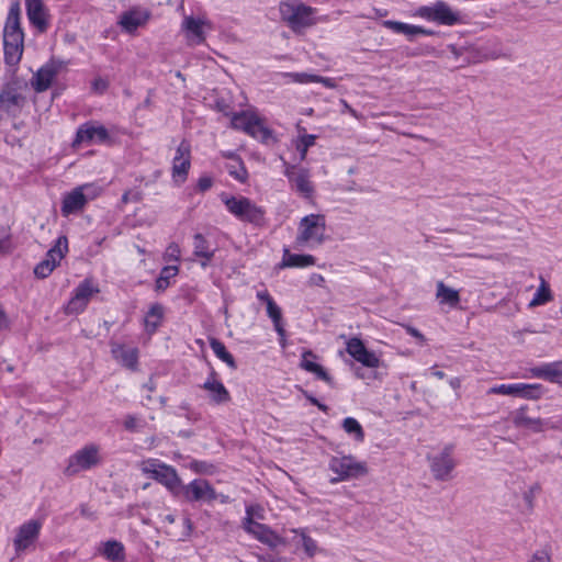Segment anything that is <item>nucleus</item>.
Wrapping results in <instances>:
<instances>
[{"instance_id":"603ef678","label":"nucleus","mask_w":562,"mask_h":562,"mask_svg":"<svg viewBox=\"0 0 562 562\" xmlns=\"http://www.w3.org/2000/svg\"><path fill=\"white\" fill-rule=\"evenodd\" d=\"M270 319L272 321L273 323V326H274V329L278 334H283V318H282V311L278 312V313H274L272 315L269 316Z\"/></svg>"},{"instance_id":"473e14b6","label":"nucleus","mask_w":562,"mask_h":562,"mask_svg":"<svg viewBox=\"0 0 562 562\" xmlns=\"http://www.w3.org/2000/svg\"><path fill=\"white\" fill-rule=\"evenodd\" d=\"M164 317V308L160 304H154L145 317V328L149 334L156 331Z\"/></svg>"},{"instance_id":"a878e982","label":"nucleus","mask_w":562,"mask_h":562,"mask_svg":"<svg viewBox=\"0 0 562 562\" xmlns=\"http://www.w3.org/2000/svg\"><path fill=\"white\" fill-rule=\"evenodd\" d=\"M193 255L201 259L203 268L212 261L215 255V249L210 246V243L200 233L193 236Z\"/></svg>"},{"instance_id":"69168bd1","label":"nucleus","mask_w":562,"mask_h":562,"mask_svg":"<svg viewBox=\"0 0 562 562\" xmlns=\"http://www.w3.org/2000/svg\"><path fill=\"white\" fill-rule=\"evenodd\" d=\"M7 326V315L0 306V330Z\"/></svg>"},{"instance_id":"ddd939ff","label":"nucleus","mask_w":562,"mask_h":562,"mask_svg":"<svg viewBox=\"0 0 562 562\" xmlns=\"http://www.w3.org/2000/svg\"><path fill=\"white\" fill-rule=\"evenodd\" d=\"M212 29L213 25L211 21L205 16L195 18L193 15H186L181 24V31L191 45L203 44L206 38V31H211Z\"/></svg>"},{"instance_id":"bf43d9fd","label":"nucleus","mask_w":562,"mask_h":562,"mask_svg":"<svg viewBox=\"0 0 562 562\" xmlns=\"http://www.w3.org/2000/svg\"><path fill=\"white\" fill-rule=\"evenodd\" d=\"M198 187L201 191H206L212 187V179L209 177H202L199 179Z\"/></svg>"},{"instance_id":"5fc2aeb1","label":"nucleus","mask_w":562,"mask_h":562,"mask_svg":"<svg viewBox=\"0 0 562 562\" xmlns=\"http://www.w3.org/2000/svg\"><path fill=\"white\" fill-rule=\"evenodd\" d=\"M404 328L407 331V334L416 338L419 341V344L424 345L426 342L425 336L417 328L411 325H404Z\"/></svg>"},{"instance_id":"49530a36","label":"nucleus","mask_w":562,"mask_h":562,"mask_svg":"<svg viewBox=\"0 0 562 562\" xmlns=\"http://www.w3.org/2000/svg\"><path fill=\"white\" fill-rule=\"evenodd\" d=\"M515 393V384H501L495 385L488 389L487 394H501V395H508L514 396Z\"/></svg>"},{"instance_id":"4c0bfd02","label":"nucleus","mask_w":562,"mask_h":562,"mask_svg":"<svg viewBox=\"0 0 562 562\" xmlns=\"http://www.w3.org/2000/svg\"><path fill=\"white\" fill-rule=\"evenodd\" d=\"M179 273L178 266H166L161 269L158 279L156 280V290L165 291L169 284L170 279L175 278Z\"/></svg>"},{"instance_id":"c9c22d12","label":"nucleus","mask_w":562,"mask_h":562,"mask_svg":"<svg viewBox=\"0 0 562 562\" xmlns=\"http://www.w3.org/2000/svg\"><path fill=\"white\" fill-rule=\"evenodd\" d=\"M146 21L138 12L128 11L121 15L120 25L127 32L135 31Z\"/></svg>"},{"instance_id":"dca6fc26","label":"nucleus","mask_w":562,"mask_h":562,"mask_svg":"<svg viewBox=\"0 0 562 562\" xmlns=\"http://www.w3.org/2000/svg\"><path fill=\"white\" fill-rule=\"evenodd\" d=\"M97 293H99V289L93 285L92 281L89 279L83 280L75 289L74 295L65 306V313L70 315L82 312L91 297Z\"/></svg>"},{"instance_id":"9d476101","label":"nucleus","mask_w":562,"mask_h":562,"mask_svg":"<svg viewBox=\"0 0 562 562\" xmlns=\"http://www.w3.org/2000/svg\"><path fill=\"white\" fill-rule=\"evenodd\" d=\"M416 15L441 25L451 26L461 22L460 13L452 10L451 7L443 1H437L432 5L419 7L416 11Z\"/></svg>"},{"instance_id":"864d4df0","label":"nucleus","mask_w":562,"mask_h":562,"mask_svg":"<svg viewBox=\"0 0 562 562\" xmlns=\"http://www.w3.org/2000/svg\"><path fill=\"white\" fill-rule=\"evenodd\" d=\"M382 24L384 27L392 30L395 33L403 34V30H404V25H405V23H403V22L386 20V21H383Z\"/></svg>"},{"instance_id":"412c9836","label":"nucleus","mask_w":562,"mask_h":562,"mask_svg":"<svg viewBox=\"0 0 562 562\" xmlns=\"http://www.w3.org/2000/svg\"><path fill=\"white\" fill-rule=\"evenodd\" d=\"M512 420L516 428L527 429L532 432H542L550 429L551 423L540 417H533L528 414V407L521 406L512 414Z\"/></svg>"},{"instance_id":"20e7f679","label":"nucleus","mask_w":562,"mask_h":562,"mask_svg":"<svg viewBox=\"0 0 562 562\" xmlns=\"http://www.w3.org/2000/svg\"><path fill=\"white\" fill-rule=\"evenodd\" d=\"M102 463L101 448L99 445L89 443L71 454L64 470L66 476H74L82 471H88Z\"/></svg>"},{"instance_id":"09e8293b","label":"nucleus","mask_w":562,"mask_h":562,"mask_svg":"<svg viewBox=\"0 0 562 562\" xmlns=\"http://www.w3.org/2000/svg\"><path fill=\"white\" fill-rule=\"evenodd\" d=\"M292 81L297 83H308V82H315L316 75L307 74V72H293L288 75Z\"/></svg>"},{"instance_id":"f3484780","label":"nucleus","mask_w":562,"mask_h":562,"mask_svg":"<svg viewBox=\"0 0 562 562\" xmlns=\"http://www.w3.org/2000/svg\"><path fill=\"white\" fill-rule=\"evenodd\" d=\"M42 524L38 520L31 519L21 525L13 539V546L16 554L30 549L38 539Z\"/></svg>"},{"instance_id":"4d7b16f0","label":"nucleus","mask_w":562,"mask_h":562,"mask_svg":"<svg viewBox=\"0 0 562 562\" xmlns=\"http://www.w3.org/2000/svg\"><path fill=\"white\" fill-rule=\"evenodd\" d=\"M315 82H319L328 89H335L337 87L336 82L331 78H328V77H322V76L316 75Z\"/></svg>"},{"instance_id":"3c124183","label":"nucleus","mask_w":562,"mask_h":562,"mask_svg":"<svg viewBox=\"0 0 562 562\" xmlns=\"http://www.w3.org/2000/svg\"><path fill=\"white\" fill-rule=\"evenodd\" d=\"M124 428L128 431H136L139 428V419L134 415H128L123 422Z\"/></svg>"},{"instance_id":"f8f14e48","label":"nucleus","mask_w":562,"mask_h":562,"mask_svg":"<svg viewBox=\"0 0 562 562\" xmlns=\"http://www.w3.org/2000/svg\"><path fill=\"white\" fill-rule=\"evenodd\" d=\"M67 252L68 239L66 236H60L55 245L47 251L45 259L34 268L35 276L41 279L48 277Z\"/></svg>"},{"instance_id":"680f3d73","label":"nucleus","mask_w":562,"mask_h":562,"mask_svg":"<svg viewBox=\"0 0 562 562\" xmlns=\"http://www.w3.org/2000/svg\"><path fill=\"white\" fill-rule=\"evenodd\" d=\"M92 87L97 91H104L108 87V83L103 79L98 78L92 82Z\"/></svg>"},{"instance_id":"2f4dec72","label":"nucleus","mask_w":562,"mask_h":562,"mask_svg":"<svg viewBox=\"0 0 562 562\" xmlns=\"http://www.w3.org/2000/svg\"><path fill=\"white\" fill-rule=\"evenodd\" d=\"M541 395L542 386L540 384L515 383L514 397L538 400Z\"/></svg>"},{"instance_id":"0eeeda50","label":"nucleus","mask_w":562,"mask_h":562,"mask_svg":"<svg viewBox=\"0 0 562 562\" xmlns=\"http://www.w3.org/2000/svg\"><path fill=\"white\" fill-rule=\"evenodd\" d=\"M223 202L227 210L239 220L255 225L263 223L265 211L249 199L231 196L223 199Z\"/></svg>"},{"instance_id":"e433bc0d","label":"nucleus","mask_w":562,"mask_h":562,"mask_svg":"<svg viewBox=\"0 0 562 562\" xmlns=\"http://www.w3.org/2000/svg\"><path fill=\"white\" fill-rule=\"evenodd\" d=\"M552 300V294L550 291V288L546 280L541 277L540 278V286L538 288L536 294L533 295L532 300L529 302V307H536L542 304H546L547 302Z\"/></svg>"},{"instance_id":"c85d7f7f","label":"nucleus","mask_w":562,"mask_h":562,"mask_svg":"<svg viewBox=\"0 0 562 562\" xmlns=\"http://www.w3.org/2000/svg\"><path fill=\"white\" fill-rule=\"evenodd\" d=\"M436 299L439 304L450 307H457L461 301L459 291L446 285L443 281H438L436 284Z\"/></svg>"},{"instance_id":"c03bdc74","label":"nucleus","mask_w":562,"mask_h":562,"mask_svg":"<svg viewBox=\"0 0 562 562\" xmlns=\"http://www.w3.org/2000/svg\"><path fill=\"white\" fill-rule=\"evenodd\" d=\"M403 34L412 38L416 35H434V31L405 23Z\"/></svg>"},{"instance_id":"79ce46f5","label":"nucleus","mask_w":562,"mask_h":562,"mask_svg":"<svg viewBox=\"0 0 562 562\" xmlns=\"http://www.w3.org/2000/svg\"><path fill=\"white\" fill-rule=\"evenodd\" d=\"M227 170L232 177L240 182H245L248 177V172L244 164L238 158H234V161L227 165Z\"/></svg>"},{"instance_id":"13d9d810","label":"nucleus","mask_w":562,"mask_h":562,"mask_svg":"<svg viewBox=\"0 0 562 562\" xmlns=\"http://www.w3.org/2000/svg\"><path fill=\"white\" fill-rule=\"evenodd\" d=\"M305 397L315 406H317L321 411L327 412L328 407L325 404H322L316 397L304 392Z\"/></svg>"},{"instance_id":"f03ea898","label":"nucleus","mask_w":562,"mask_h":562,"mask_svg":"<svg viewBox=\"0 0 562 562\" xmlns=\"http://www.w3.org/2000/svg\"><path fill=\"white\" fill-rule=\"evenodd\" d=\"M326 216L321 213H312L303 216L297 224V232L294 240L296 249L316 248L322 246L328 238Z\"/></svg>"},{"instance_id":"de8ad7c7","label":"nucleus","mask_w":562,"mask_h":562,"mask_svg":"<svg viewBox=\"0 0 562 562\" xmlns=\"http://www.w3.org/2000/svg\"><path fill=\"white\" fill-rule=\"evenodd\" d=\"M314 142V135H304L301 137L300 144L297 145V149L301 151V159L305 158L308 147L313 146Z\"/></svg>"},{"instance_id":"7ed1b4c3","label":"nucleus","mask_w":562,"mask_h":562,"mask_svg":"<svg viewBox=\"0 0 562 562\" xmlns=\"http://www.w3.org/2000/svg\"><path fill=\"white\" fill-rule=\"evenodd\" d=\"M329 470L337 476L330 480L331 483L359 479L369 472L364 461H358L353 456H335L329 460Z\"/></svg>"},{"instance_id":"423d86ee","label":"nucleus","mask_w":562,"mask_h":562,"mask_svg":"<svg viewBox=\"0 0 562 562\" xmlns=\"http://www.w3.org/2000/svg\"><path fill=\"white\" fill-rule=\"evenodd\" d=\"M454 445H446L440 452L436 454H428L427 461L429 469L437 481H448L452 477V472L457 467L454 459Z\"/></svg>"},{"instance_id":"37998d69","label":"nucleus","mask_w":562,"mask_h":562,"mask_svg":"<svg viewBox=\"0 0 562 562\" xmlns=\"http://www.w3.org/2000/svg\"><path fill=\"white\" fill-rule=\"evenodd\" d=\"M11 250V228L7 225H2L0 226V252L8 254Z\"/></svg>"},{"instance_id":"a211bd4d","label":"nucleus","mask_w":562,"mask_h":562,"mask_svg":"<svg viewBox=\"0 0 562 562\" xmlns=\"http://www.w3.org/2000/svg\"><path fill=\"white\" fill-rule=\"evenodd\" d=\"M191 167V147L186 140H182L176 150L172 161V179L177 184H182Z\"/></svg>"},{"instance_id":"cd10ccee","label":"nucleus","mask_w":562,"mask_h":562,"mask_svg":"<svg viewBox=\"0 0 562 562\" xmlns=\"http://www.w3.org/2000/svg\"><path fill=\"white\" fill-rule=\"evenodd\" d=\"M531 375L548 380L550 382H559L562 379V363L551 362L540 367L530 369Z\"/></svg>"},{"instance_id":"8fccbe9b","label":"nucleus","mask_w":562,"mask_h":562,"mask_svg":"<svg viewBox=\"0 0 562 562\" xmlns=\"http://www.w3.org/2000/svg\"><path fill=\"white\" fill-rule=\"evenodd\" d=\"M190 468L193 471L202 474H212L214 471V467L204 461H192Z\"/></svg>"},{"instance_id":"0e129e2a","label":"nucleus","mask_w":562,"mask_h":562,"mask_svg":"<svg viewBox=\"0 0 562 562\" xmlns=\"http://www.w3.org/2000/svg\"><path fill=\"white\" fill-rule=\"evenodd\" d=\"M257 297L265 302L266 305L269 304V301H273V299L270 296V294L268 293V291H259L257 293Z\"/></svg>"},{"instance_id":"4be33fe9","label":"nucleus","mask_w":562,"mask_h":562,"mask_svg":"<svg viewBox=\"0 0 562 562\" xmlns=\"http://www.w3.org/2000/svg\"><path fill=\"white\" fill-rule=\"evenodd\" d=\"M292 187L304 198H311L314 193V187L310 180V173L305 169L288 168L285 171Z\"/></svg>"},{"instance_id":"f704fd0d","label":"nucleus","mask_w":562,"mask_h":562,"mask_svg":"<svg viewBox=\"0 0 562 562\" xmlns=\"http://www.w3.org/2000/svg\"><path fill=\"white\" fill-rule=\"evenodd\" d=\"M210 347L212 348L213 352L216 355L217 358L224 361L229 368L236 369V362L234 357L227 351L225 345L222 341H220L216 338H211Z\"/></svg>"},{"instance_id":"aec40b11","label":"nucleus","mask_w":562,"mask_h":562,"mask_svg":"<svg viewBox=\"0 0 562 562\" xmlns=\"http://www.w3.org/2000/svg\"><path fill=\"white\" fill-rule=\"evenodd\" d=\"M346 351L367 368L376 369L380 367V358L374 352L368 350L360 338H350L346 344Z\"/></svg>"},{"instance_id":"6e6d98bb","label":"nucleus","mask_w":562,"mask_h":562,"mask_svg":"<svg viewBox=\"0 0 562 562\" xmlns=\"http://www.w3.org/2000/svg\"><path fill=\"white\" fill-rule=\"evenodd\" d=\"M528 562H550V557L546 551H537Z\"/></svg>"},{"instance_id":"a19ab883","label":"nucleus","mask_w":562,"mask_h":562,"mask_svg":"<svg viewBox=\"0 0 562 562\" xmlns=\"http://www.w3.org/2000/svg\"><path fill=\"white\" fill-rule=\"evenodd\" d=\"M342 428L347 434L353 435L357 441H363L364 431L357 419L352 417L345 418L342 422Z\"/></svg>"},{"instance_id":"338daca9","label":"nucleus","mask_w":562,"mask_h":562,"mask_svg":"<svg viewBox=\"0 0 562 562\" xmlns=\"http://www.w3.org/2000/svg\"><path fill=\"white\" fill-rule=\"evenodd\" d=\"M342 104L345 106V109L355 117H359L358 113L356 112L355 109H352L346 101H342Z\"/></svg>"},{"instance_id":"7c9ffc66","label":"nucleus","mask_w":562,"mask_h":562,"mask_svg":"<svg viewBox=\"0 0 562 562\" xmlns=\"http://www.w3.org/2000/svg\"><path fill=\"white\" fill-rule=\"evenodd\" d=\"M203 389L210 393L211 398L215 404L226 403L231 398L224 384L217 381L214 376L209 378L204 382Z\"/></svg>"},{"instance_id":"39448f33","label":"nucleus","mask_w":562,"mask_h":562,"mask_svg":"<svg viewBox=\"0 0 562 562\" xmlns=\"http://www.w3.org/2000/svg\"><path fill=\"white\" fill-rule=\"evenodd\" d=\"M280 13L282 20L295 32L315 24L314 9L303 3L282 2Z\"/></svg>"},{"instance_id":"393cba45","label":"nucleus","mask_w":562,"mask_h":562,"mask_svg":"<svg viewBox=\"0 0 562 562\" xmlns=\"http://www.w3.org/2000/svg\"><path fill=\"white\" fill-rule=\"evenodd\" d=\"M316 359V355L311 351L306 350L302 353L300 367L310 372L315 374L318 379L325 381L329 385H334L331 376L326 372V370L318 363H316L314 360Z\"/></svg>"},{"instance_id":"a18cd8bd","label":"nucleus","mask_w":562,"mask_h":562,"mask_svg":"<svg viewBox=\"0 0 562 562\" xmlns=\"http://www.w3.org/2000/svg\"><path fill=\"white\" fill-rule=\"evenodd\" d=\"M180 247L176 243H171L165 250L164 260L166 262L179 261L180 259Z\"/></svg>"},{"instance_id":"e2e57ef3","label":"nucleus","mask_w":562,"mask_h":562,"mask_svg":"<svg viewBox=\"0 0 562 562\" xmlns=\"http://www.w3.org/2000/svg\"><path fill=\"white\" fill-rule=\"evenodd\" d=\"M266 306L268 316L281 311V308L277 305L274 301H269V304H267Z\"/></svg>"},{"instance_id":"f257e3e1","label":"nucleus","mask_w":562,"mask_h":562,"mask_svg":"<svg viewBox=\"0 0 562 562\" xmlns=\"http://www.w3.org/2000/svg\"><path fill=\"white\" fill-rule=\"evenodd\" d=\"M4 59L8 65H16L24 49V33L20 24V5L18 2L10 7L3 29Z\"/></svg>"},{"instance_id":"1a4fd4ad","label":"nucleus","mask_w":562,"mask_h":562,"mask_svg":"<svg viewBox=\"0 0 562 562\" xmlns=\"http://www.w3.org/2000/svg\"><path fill=\"white\" fill-rule=\"evenodd\" d=\"M99 194L98 189L92 184H82L64 195L61 202V214L69 216L83 210L89 200Z\"/></svg>"},{"instance_id":"5701e85b","label":"nucleus","mask_w":562,"mask_h":562,"mask_svg":"<svg viewBox=\"0 0 562 562\" xmlns=\"http://www.w3.org/2000/svg\"><path fill=\"white\" fill-rule=\"evenodd\" d=\"M26 13L30 22L43 33L47 30V11L42 0H25Z\"/></svg>"},{"instance_id":"052dcab7","label":"nucleus","mask_w":562,"mask_h":562,"mask_svg":"<svg viewBox=\"0 0 562 562\" xmlns=\"http://www.w3.org/2000/svg\"><path fill=\"white\" fill-rule=\"evenodd\" d=\"M248 509H254V514L251 515V520H254V518H258V519H263V508L259 505H256V506H249L247 507V510Z\"/></svg>"},{"instance_id":"ea45409f","label":"nucleus","mask_w":562,"mask_h":562,"mask_svg":"<svg viewBox=\"0 0 562 562\" xmlns=\"http://www.w3.org/2000/svg\"><path fill=\"white\" fill-rule=\"evenodd\" d=\"M291 532H293L295 535V537H297L300 539L305 553L310 558H312L316 554L317 544H316L315 540H313L310 536H307L304 530L292 529Z\"/></svg>"},{"instance_id":"774afa93","label":"nucleus","mask_w":562,"mask_h":562,"mask_svg":"<svg viewBox=\"0 0 562 562\" xmlns=\"http://www.w3.org/2000/svg\"><path fill=\"white\" fill-rule=\"evenodd\" d=\"M550 429L552 430H562V419L558 423H551Z\"/></svg>"},{"instance_id":"2eb2a0df","label":"nucleus","mask_w":562,"mask_h":562,"mask_svg":"<svg viewBox=\"0 0 562 562\" xmlns=\"http://www.w3.org/2000/svg\"><path fill=\"white\" fill-rule=\"evenodd\" d=\"M66 68V63L58 59H50L43 65L33 76L31 85L36 92L46 91L56 76Z\"/></svg>"},{"instance_id":"4468645a","label":"nucleus","mask_w":562,"mask_h":562,"mask_svg":"<svg viewBox=\"0 0 562 562\" xmlns=\"http://www.w3.org/2000/svg\"><path fill=\"white\" fill-rule=\"evenodd\" d=\"M246 518L244 519V529L252 535L260 542L269 546L270 548H277L280 544H285V540L278 536L268 526L251 520L254 509L246 510Z\"/></svg>"},{"instance_id":"b1692460","label":"nucleus","mask_w":562,"mask_h":562,"mask_svg":"<svg viewBox=\"0 0 562 562\" xmlns=\"http://www.w3.org/2000/svg\"><path fill=\"white\" fill-rule=\"evenodd\" d=\"M109 137L108 131L104 126H94V125H82L77 131L76 139L74 140V146H77L81 143H91L92 140L104 142Z\"/></svg>"},{"instance_id":"72a5a7b5","label":"nucleus","mask_w":562,"mask_h":562,"mask_svg":"<svg viewBox=\"0 0 562 562\" xmlns=\"http://www.w3.org/2000/svg\"><path fill=\"white\" fill-rule=\"evenodd\" d=\"M103 555L110 561L124 560V546L116 540H109L103 543Z\"/></svg>"},{"instance_id":"6ab92c4d","label":"nucleus","mask_w":562,"mask_h":562,"mask_svg":"<svg viewBox=\"0 0 562 562\" xmlns=\"http://www.w3.org/2000/svg\"><path fill=\"white\" fill-rule=\"evenodd\" d=\"M182 495L188 502H213L217 498L213 486L206 480L202 479L193 480L182 486Z\"/></svg>"},{"instance_id":"9b49d317","label":"nucleus","mask_w":562,"mask_h":562,"mask_svg":"<svg viewBox=\"0 0 562 562\" xmlns=\"http://www.w3.org/2000/svg\"><path fill=\"white\" fill-rule=\"evenodd\" d=\"M231 124L235 130H241L251 137L267 140L271 132L262 124L261 120L254 113L240 112L232 116Z\"/></svg>"},{"instance_id":"bb28decb","label":"nucleus","mask_w":562,"mask_h":562,"mask_svg":"<svg viewBox=\"0 0 562 562\" xmlns=\"http://www.w3.org/2000/svg\"><path fill=\"white\" fill-rule=\"evenodd\" d=\"M113 357L122 363V366L128 369H135L138 361L137 348H128L124 345L113 344L112 345Z\"/></svg>"},{"instance_id":"58836bf2","label":"nucleus","mask_w":562,"mask_h":562,"mask_svg":"<svg viewBox=\"0 0 562 562\" xmlns=\"http://www.w3.org/2000/svg\"><path fill=\"white\" fill-rule=\"evenodd\" d=\"M23 100V97L11 88H7L0 93V104L7 110H10L12 106L22 105Z\"/></svg>"},{"instance_id":"c756f323","label":"nucleus","mask_w":562,"mask_h":562,"mask_svg":"<svg viewBox=\"0 0 562 562\" xmlns=\"http://www.w3.org/2000/svg\"><path fill=\"white\" fill-rule=\"evenodd\" d=\"M315 257L312 255L292 254L288 248L283 250L281 261L282 268H304L315 265Z\"/></svg>"},{"instance_id":"6e6552de","label":"nucleus","mask_w":562,"mask_h":562,"mask_svg":"<svg viewBox=\"0 0 562 562\" xmlns=\"http://www.w3.org/2000/svg\"><path fill=\"white\" fill-rule=\"evenodd\" d=\"M140 469L145 474L151 476L154 480L158 481L172 492L181 486V480L176 469L160 462L157 459H148L143 461Z\"/></svg>"}]
</instances>
